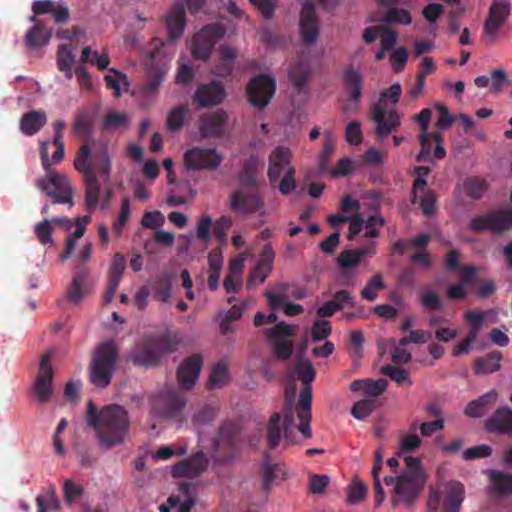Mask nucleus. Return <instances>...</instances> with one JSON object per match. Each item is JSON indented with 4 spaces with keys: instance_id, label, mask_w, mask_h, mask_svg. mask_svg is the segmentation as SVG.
<instances>
[{
    "instance_id": "58836bf2",
    "label": "nucleus",
    "mask_w": 512,
    "mask_h": 512,
    "mask_svg": "<svg viewBox=\"0 0 512 512\" xmlns=\"http://www.w3.org/2000/svg\"><path fill=\"white\" fill-rule=\"evenodd\" d=\"M75 62V55L67 44L59 46L57 51V67L63 72L67 79L73 78L72 65Z\"/></svg>"
},
{
    "instance_id": "4be33fe9",
    "label": "nucleus",
    "mask_w": 512,
    "mask_h": 512,
    "mask_svg": "<svg viewBox=\"0 0 512 512\" xmlns=\"http://www.w3.org/2000/svg\"><path fill=\"white\" fill-rule=\"evenodd\" d=\"M208 459L203 452H197L191 457L176 463L172 467V476L175 478H195L208 467Z\"/></svg>"
},
{
    "instance_id": "5701e85b",
    "label": "nucleus",
    "mask_w": 512,
    "mask_h": 512,
    "mask_svg": "<svg viewBox=\"0 0 512 512\" xmlns=\"http://www.w3.org/2000/svg\"><path fill=\"white\" fill-rule=\"evenodd\" d=\"M203 359L199 354L187 357L177 369V381L181 388L191 389L199 378Z\"/></svg>"
},
{
    "instance_id": "5fc2aeb1",
    "label": "nucleus",
    "mask_w": 512,
    "mask_h": 512,
    "mask_svg": "<svg viewBox=\"0 0 512 512\" xmlns=\"http://www.w3.org/2000/svg\"><path fill=\"white\" fill-rule=\"evenodd\" d=\"M381 373L383 375L388 376L392 381L396 382L398 385H401L405 382L408 385H412V381L408 375V373L401 367L386 365L381 368Z\"/></svg>"
},
{
    "instance_id": "49530a36",
    "label": "nucleus",
    "mask_w": 512,
    "mask_h": 512,
    "mask_svg": "<svg viewBox=\"0 0 512 512\" xmlns=\"http://www.w3.org/2000/svg\"><path fill=\"white\" fill-rule=\"evenodd\" d=\"M385 288L382 276L377 274L368 280L365 287L361 290V296L367 301H374L378 292Z\"/></svg>"
},
{
    "instance_id": "a18cd8bd",
    "label": "nucleus",
    "mask_w": 512,
    "mask_h": 512,
    "mask_svg": "<svg viewBox=\"0 0 512 512\" xmlns=\"http://www.w3.org/2000/svg\"><path fill=\"white\" fill-rule=\"evenodd\" d=\"M153 296L161 302H167L171 297V280L169 276L158 278L152 285Z\"/></svg>"
},
{
    "instance_id": "7c9ffc66",
    "label": "nucleus",
    "mask_w": 512,
    "mask_h": 512,
    "mask_svg": "<svg viewBox=\"0 0 512 512\" xmlns=\"http://www.w3.org/2000/svg\"><path fill=\"white\" fill-rule=\"evenodd\" d=\"M464 498V485L458 481H450L447 485L442 512H459Z\"/></svg>"
},
{
    "instance_id": "3c124183",
    "label": "nucleus",
    "mask_w": 512,
    "mask_h": 512,
    "mask_svg": "<svg viewBox=\"0 0 512 512\" xmlns=\"http://www.w3.org/2000/svg\"><path fill=\"white\" fill-rule=\"evenodd\" d=\"M376 408V401L373 399H363L356 402L352 409L351 414L359 420L367 418Z\"/></svg>"
},
{
    "instance_id": "f8f14e48",
    "label": "nucleus",
    "mask_w": 512,
    "mask_h": 512,
    "mask_svg": "<svg viewBox=\"0 0 512 512\" xmlns=\"http://www.w3.org/2000/svg\"><path fill=\"white\" fill-rule=\"evenodd\" d=\"M225 34V30L218 24L204 26L192 39L191 53L193 58L206 60L210 57L216 42Z\"/></svg>"
},
{
    "instance_id": "37998d69",
    "label": "nucleus",
    "mask_w": 512,
    "mask_h": 512,
    "mask_svg": "<svg viewBox=\"0 0 512 512\" xmlns=\"http://www.w3.org/2000/svg\"><path fill=\"white\" fill-rule=\"evenodd\" d=\"M284 474L282 467L279 464H270L268 462V455L265 456L263 462V477L262 488L268 492L279 474Z\"/></svg>"
},
{
    "instance_id": "7ed1b4c3",
    "label": "nucleus",
    "mask_w": 512,
    "mask_h": 512,
    "mask_svg": "<svg viewBox=\"0 0 512 512\" xmlns=\"http://www.w3.org/2000/svg\"><path fill=\"white\" fill-rule=\"evenodd\" d=\"M56 147L52 157H48L49 141L41 142L40 157L41 163L46 176L40 178L36 186L50 198L53 204H67L69 208L74 206L73 194L74 188L69 178L57 172L51 171V166L60 163L65 154V146L63 142L53 143Z\"/></svg>"
},
{
    "instance_id": "2f4dec72",
    "label": "nucleus",
    "mask_w": 512,
    "mask_h": 512,
    "mask_svg": "<svg viewBox=\"0 0 512 512\" xmlns=\"http://www.w3.org/2000/svg\"><path fill=\"white\" fill-rule=\"evenodd\" d=\"M260 159L257 155H251L246 159L238 174V181L241 186L248 188H256L257 174L260 166Z\"/></svg>"
},
{
    "instance_id": "e2e57ef3",
    "label": "nucleus",
    "mask_w": 512,
    "mask_h": 512,
    "mask_svg": "<svg viewBox=\"0 0 512 512\" xmlns=\"http://www.w3.org/2000/svg\"><path fill=\"white\" fill-rule=\"evenodd\" d=\"M292 334V327L285 322H279L274 327L265 330V335L267 338L274 342L281 341V338L291 336Z\"/></svg>"
},
{
    "instance_id": "c9c22d12",
    "label": "nucleus",
    "mask_w": 512,
    "mask_h": 512,
    "mask_svg": "<svg viewBox=\"0 0 512 512\" xmlns=\"http://www.w3.org/2000/svg\"><path fill=\"white\" fill-rule=\"evenodd\" d=\"M497 392L493 389L476 400H472L465 408V414L478 418L483 416L485 409L496 400Z\"/></svg>"
},
{
    "instance_id": "09e8293b",
    "label": "nucleus",
    "mask_w": 512,
    "mask_h": 512,
    "mask_svg": "<svg viewBox=\"0 0 512 512\" xmlns=\"http://www.w3.org/2000/svg\"><path fill=\"white\" fill-rule=\"evenodd\" d=\"M188 113L185 106H177L171 110L166 119V127L170 131H178L182 128L184 119Z\"/></svg>"
},
{
    "instance_id": "c03bdc74",
    "label": "nucleus",
    "mask_w": 512,
    "mask_h": 512,
    "mask_svg": "<svg viewBox=\"0 0 512 512\" xmlns=\"http://www.w3.org/2000/svg\"><path fill=\"white\" fill-rule=\"evenodd\" d=\"M229 371L227 365L220 361L218 362L210 373L207 383L208 388L221 387L229 381Z\"/></svg>"
},
{
    "instance_id": "393cba45",
    "label": "nucleus",
    "mask_w": 512,
    "mask_h": 512,
    "mask_svg": "<svg viewBox=\"0 0 512 512\" xmlns=\"http://www.w3.org/2000/svg\"><path fill=\"white\" fill-rule=\"evenodd\" d=\"M32 11L35 15L51 13L56 23H65L69 19L68 7L53 0H35Z\"/></svg>"
},
{
    "instance_id": "052dcab7",
    "label": "nucleus",
    "mask_w": 512,
    "mask_h": 512,
    "mask_svg": "<svg viewBox=\"0 0 512 512\" xmlns=\"http://www.w3.org/2000/svg\"><path fill=\"white\" fill-rule=\"evenodd\" d=\"M430 171V168L427 166H417L415 168V174L417 175V177L414 180L412 186V196L414 203H416L418 190H425V188L427 187V181L425 180V177L430 174Z\"/></svg>"
},
{
    "instance_id": "412c9836",
    "label": "nucleus",
    "mask_w": 512,
    "mask_h": 512,
    "mask_svg": "<svg viewBox=\"0 0 512 512\" xmlns=\"http://www.w3.org/2000/svg\"><path fill=\"white\" fill-rule=\"evenodd\" d=\"M274 257L275 253L271 244H265L260 253L257 265L252 269L248 276V288H255L258 284L265 282L272 270Z\"/></svg>"
},
{
    "instance_id": "2eb2a0df",
    "label": "nucleus",
    "mask_w": 512,
    "mask_h": 512,
    "mask_svg": "<svg viewBox=\"0 0 512 512\" xmlns=\"http://www.w3.org/2000/svg\"><path fill=\"white\" fill-rule=\"evenodd\" d=\"M275 90L276 82L274 78L261 74L249 81L247 97L253 107L264 109L270 103Z\"/></svg>"
},
{
    "instance_id": "f257e3e1",
    "label": "nucleus",
    "mask_w": 512,
    "mask_h": 512,
    "mask_svg": "<svg viewBox=\"0 0 512 512\" xmlns=\"http://www.w3.org/2000/svg\"><path fill=\"white\" fill-rule=\"evenodd\" d=\"M305 349L306 344L301 347L299 353L300 360L295 365V372L305 387L300 392L295 408L293 406L292 396H289L288 393L286 394V402L283 407V419L281 414L278 412L271 415L267 424V442L270 449H275L282 438L287 445L296 443L295 410L299 419V425L297 427L298 431L306 439L312 437L310 427L312 391L310 383L315 378V370L310 360L302 358L305 353Z\"/></svg>"
},
{
    "instance_id": "39448f33",
    "label": "nucleus",
    "mask_w": 512,
    "mask_h": 512,
    "mask_svg": "<svg viewBox=\"0 0 512 512\" xmlns=\"http://www.w3.org/2000/svg\"><path fill=\"white\" fill-rule=\"evenodd\" d=\"M402 94V87L394 83L380 94L379 101L371 107V119L376 123L375 133L379 139H384L400 126V116L393 109L387 112L386 102L389 100L395 105Z\"/></svg>"
},
{
    "instance_id": "0eeeda50",
    "label": "nucleus",
    "mask_w": 512,
    "mask_h": 512,
    "mask_svg": "<svg viewBox=\"0 0 512 512\" xmlns=\"http://www.w3.org/2000/svg\"><path fill=\"white\" fill-rule=\"evenodd\" d=\"M406 470L397 478L395 492L407 504L418 497L426 481V475L419 458L405 456Z\"/></svg>"
},
{
    "instance_id": "13d9d810",
    "label": "nucleus",
    "mask_w": 512,
    "mask_h": 512,
    "mask_svg": "<svg viewBox=\"0 0 512 512\" xmlns=\"http://www.w3.org/2000/svg\"><path fill=\"white\" fill-rule=\"evenodd\" d=\"M383 20L388 23L407 25L411 23V15L406 9L393 7L387 11Z\"/></svg>"
},
{
    "instance_id": "f3484780",
    "label": "nucleus",
    "mask_w": 512,
    "mask_h": 512,
    "mask_svg": "<svg viewBox=\"0 0 512 512\" xmlns=\"http://www.w3.org/2000/svg\"><path fill=\"white\" fill-rule=\"evenodd\" d=\"M263 206L262 196L257 189L251 192L238 189L230 195V209L236 213L253 214Z\"/></svg>"
},
{
    "instance_id": "6e6552de",
    "label": "nucleus",
    "mask_w": 512,
    "mask_h": 512,
    "mask_svg": "<svg viewBox=\"0 0 512 512\" xmlns=\"http://www.w3.org/2000/svg\"><path fill=\"white\" fill-rule=\"evenodd\" d=\"M152 49L145 58L146 82L143 90L147 94L158 91L168 71V60L163 51L164 42L161 39H153Z\"/></svg>"
},
{
    "instance_id": "e433bc0d",
    "label": "nucleus",
    "mask_w": 512,
    "mask_h": 512,
    "mask_svg": "<svg viewBox=\"0 0 512 512\" xmlns=\"http://www.w3.org/2000/svg\"><path fill=\"white\" fill-rule=\"evenodd\" d=\"M86 279L87 272L80 270L75 273L72 283L67 291V299L73 303L78 304L86 293Z\"/></svg>"
},
{
    "instance_id": "a211bd4d",
    "label": "nucleus",
    "mask_w": 512,
    "mask_h": 512,
    "mask_svg": "<svg viewBox=\"0 0 512 512\" xmlns=\"http://www.w3.org/2000/svg\"><path fill=\"white\" fill-rule=\"evenodd\" d=\"M225 97L226 91L223 83L219 80H213L199 85L192 99L199 107L209 108L221 104Z\"/></svg>"
},
{
    "instance_id": "a19ab883",
    "label": "nucleus",
    "mask_w": 512,
    "mask_h": 512,
    "mask_svg": "<svg viewBox=\"0 0 512 512\" xmlns=\"http://www.w3.org/2000/svg\"><path fill=\"white\" fill-rule=\"evenodd\" d=\"M489 187L484 178L470 177L464 181V191L472 199H480Z\"/></svg>"
},
{
    "instance_id": "8fccbe9b",
    "label": "nucleus",
    "mask_w": 512,
    "mask_h": 512,
    "mask_svg": "<svg viewBox=\"0 0 512 512\" xmlns=\"http://www.w3.org/2000/svg\"><path fill=\"white\" fill-rule=\"evenodd\" d=\"M325 135L327 138L318 159V167L321 174H325L330 171V157L334 151V144L332 143L329 134L325 133Z\"/></svg>"
},
{
    "instance_id": "a878e982",
    "label": "nucleus",
    "mask_w": 512,
    "mask_h": 512,
    "mask_svg": "<svg viewBox=\"0 0 512 512\" xmlns=\"http://www.w3.org/2000/svg\"><path fill=\"white\" fill-rule=\"evenodd\" d=\"M131 360L138 366H154L160 361L159 353L151 340L138 343L131 353Z\"/></svg>"
},
{
    "instance_id": "c756f323",
    "label": "nucleus",
    "mask_w": 512,
    "mask_h": 512,
    "mask_svg": "<svg viewBox=\"0 0 512 512\" xmlns=\"http://www.w3.org/2000/svg\"><path fill=\"white\" fill-rule=\"evenodd\" d=\"M47 116L43 110H31L20 119V130L24 135L33 136L46 124Z\"/></svg>"
},
{
    "instance_id": "f03ea898",
    "label": "nucleus",
    "mask_w": 512,
    "mask_h": 512,
    "mask_svg": "<svg viewBox=\"0 0 512 512\" xmlns=\"http://www.w3.org/2000/svg\"><path fill=\"white\" fill-rule=\"evenodd\" d=\"M75 169L82 175L85 183V204L93 211L99 202L101 191L100 180L107 182L111 172V158L107 147L91 153L88 142H84L76 153Z\"/></svg>"
},
{
    "instance_id": "bb28decb",
    "label": "nucleus",
    "mask_w": 512,
    "mask_h": 512,
    "mask_svg": "<svg viewBox=\"0 0 512 512\" xmlns=\"http://www.w3.org/2000/svg\"><path fill=\"white\" fill-rule=\"evenodd\" d=\"M486 427L491 432L512 433V409L507 406L497 408L487 420Z\"/></svg>"
},
{
    "instance_id": "9d476101",
    "label": "nucleus",
    "mask_w": 512,
    "mask_h": 512,
    "mask_svg": "<svg viewBox=\"0 0 512 512\" xmlns=\"http://www.w3.org/2000/svg\"><path fill=\"white\" fill-rule=\"evenodd\" d=\"M186 405V397L173 388H167L150 398L151 413L161 419H177Z\"/></svg>"
},
{
    "instance_id": "79ce46f5",
    "label": "nucleus",
    "mask_w": 512,
    "mask_h": 512,
    "mask_svg": "<svg viewBox=\"0 0 512 512\" xmlns=\"http://www.w3.org/2000/svg\"><path fill=\"white\" fill-rule=\"evenodd\" d=\"M150 340L153 343L155 350L159 353L160 358L165 354L176 351L178 347V341L176 337L169 333L159 335Z\"/></svg>"
},
{
    "instance_id": "dca6fc26",
    "label": "nucleus",
    "mask_w": 512,
    "mask_h": 512,
    "mask_svg": "<svg viewBox=\"0 0 512 512\" xmlns=\"http://www.w3.org/2000/svg\"><path fill=\"white\" fill-rule=\"evenodd\" d=\"M510 10V0H493L483 26L486 43L492 44L495 42L499 30L510 15Z\"/></svg>"
},
{
    "instance_id": "6ab92c4d",
    "label": "nucleus",
    "mask_w": 512,
    "mask_h": 512,
    "mask_svg": "<svg viewBox=\"0 0 512 512\" xmlns=\"http://www.w3.org/2000/svg\"><path fill=\"white\" fill-rule=\"evenodd\" d=\"M228 120L224 110L203 114L199 120V131L205 138L221 137L227 132Z\"/></svg>"
},
{
    "instance_id": "4468645a",
    "label": "nucleus",
    "mask_w": 512,
    "mask_h": 512,
    "mask_svg": "<svg viewBox=\"0 0 512 512\" xmlns=\"http://www.w3.org/2000/svg\"><path fill=\"white\" fill-rule=\"evenodd\" d=\"M53 353L46 352L40 360L39 370L32 386L33 394L39 403H46L53 393L54 371L51 365Z\"/></svg>"
},
{
    "instance_id": "473e14b6",
    "label": "nucleus",
    "mask_w": 512,
    "mask_h": 512,
    "mask_svg": "<svg viewBox=\"0 0 512 512\" xmlns=\"http://www.w3.org/2000/svg\"><path fill=\"white\" fill-rule=\"evenodd\" d=\"M343 85L350 100L359 102L362 95L363 78L354 68L349 67L343 73Z\"/></svg>"
},
{
    "instance_id": "6e6d98bb",
    "label": "nucleus",
    "mask_w": 512,
    "mask_h": 512,
    "mask_svg": "<svg viewBox=\"0 0 512 512\" xmlns=\"http://www.w3.org/2000/svg\"><path fill=\"white\" fill-rule=\"evenodd\" d=\"M420 302L421 305L429 311H439L443 309V302L440 296L432 290L422 292Z\"/></svg>"
},
{
    "instance_id": "b1692460",
    "label": "nucleus",
    "mask_w": 512,
    "mask_h": 512,
    "mask_svg": "<svg viewBox=\"0 0 512 512\" xmlns=\"http://www.w3.org/2000/svg\"><path fill=\"white\" fill-rule=\"evenodd\" d=\"M166 28L168 31V41L172 42L179 39L186 26L185 3L177 1L172 6L170 12L166 16Z\"/></svg>"
},
{
    "instance_id": "4d7b16f0",
    "label": "nucleus",
    "mask_w": 512,
    "mask_h": 512,
    "mask_svg": "<svg viewBox=\"0 0 512 512\" xmlns=\"http://www.w3.org/2000/svg\"><path fill=\"white\" fill-rule=\"evenodd\" d=\"M217 415V410L210 405H204L199 408L192 417L194 425L202 426L210 423Z\"/></svg>"
},
{
    "instance_id": "f704fd0d",
    "label": "nucleus",
    "mask_w": 512,
    "mask_h": 512,
    "mask_svg": "<svg viewBox=\"0 0 512 512\" xmlns=\"http://www.w3.org/2000/svg\"><path fill=\"white\" fill-rule=\"evenodd\" d=\"M387 380L386 379H361L355 380L351 383L350 389L352 391H363L365 394L369 396H379L381 395L387 388Z\"/></svg>"
},
{
    "instance_id": "1a4fd4ad",
    "label": "nucleus",
    "mask_w": 512,
    "mask_h": 512,
    "mask_svg": "<svg viewBox=\"0 0 512 512\" xmlns=\"http://www.w3.org/2000/svg\"><path fill=\"white\" fill-rule=\"evenodd\" d=\"M241 442L240 429L232 422L223 423L214 440L215 461L226 464L232 461L239 452Z\"/></svg>"
},
{
    "instance_id": "aec40b11",
    "label": "nucleus",
    "mask_w": 512,
    "mask_h": 512,
    "mask_svg": "<svg viewBox=\"0 0 512 512\" xmlns=\"http://www.w3.org/2000/svg\"><path fill=\"white\" fill-rule=\"evenodd\" d=\"M300 33L305 45L314 44L319 37V24L314 5L306 2L300 12Z\"/></svg>"
},
{
    "instance_id": "72a5a7b5",
    "label": "nucleus",
    "mask_w": 512,
    "mask_h": 512,
    "mask_svg": "<svg viewBox=\"0 0 512 512\" xmlns=\"http://www.w3.org/2000/svg\"><path fill=\"white\" fill-rule=\"evenodd\" d=\"M503 355L500 351H492L484 357L474 360L473 368L476 374H490L499 371Z\"/></svg>"
},
{
    "instance_id": "864d4df0",
    "label": "nucleus",
    "mask_w": 512,
    "mask_h": 512,
    "mask_svg": "<svg viewBox=\"0 0 512 512\" xmlns=\"http://www.w3.org/2000/svg\"><path fill=\"white\" fill-rule=\"evenodd\" d=\"M422 195L419 197L418 204L422 212L426 216L434 214L436 210V195L433 190L425 188L420 190Z\"/></svg>"
},
{
    "instance_id": "338daca9",
    "label": "nucleus",
    "mask_w": 512,
    "mask_h": 512,
    "mask_svg": "<svg viewBox=\"0 0 512 512\" xmlns=\"http://www.w3.org/2000/svg\"><path fill=\"white\" fill-rule=\"evenodd\" d=\"M129 216H130V201L128 198H124L121 203L118 218L116 219V221L113 224V229L117 235H120L122 233L123 227L125 226L126 222L128 221Z\"/></svg>"
},
{
    "instance_id": "c85d7f7f",
    "label": "nucleus",
    "mask_w": 512,
    "mask_h": 512,
    "mask_svg": "<svg viewBox=\"0 0 512 512\" xmlns=\"http://www.w3.org/2000/svg\"><path fill=\"white\" fill-rule=\"evenodd\" d=\"M52 35L43 21H37L26 33L24 42L29 49H36L49 43Z\"/></svg>"
},
{
    "instance_id": "774afa93",
    "label": "nucleus",
    "mask_w": 512,
    "mask_h": 512,
    "mask_svg": "<svg viewBox=\"0 0 512 512\" xmlns=\"http://www.w3.org/2000/svg\"><path fill=\"white\" fill-rule=\"evenodd\" d=\"M211 228H213L212 218L209 215L202 216L197 223L196 234L198 239L208 242L211 239Z\"/></svg>"
},
{
    "instance_id": "0e129e2a",
    "label": "nucleus",
    "mask_w": 512,
    "mask_h": 512,
    "mask_svg": "<svg viewBox=\"0 0 512 512\" xmlns=\"http://www.w3.org/2000/svg\"><path fill=\"white\" fill-rule=\"evenodd\" d=\"M109 72H110L109 74L104 76L106 86H107V88L114 90V95L116 97H119L120 96V81L127 83V77H126V75L122 74L121 72L117 71L114 68H111L109 70Z\"/></svg>"
},
{
    "instance_id": "20e7f679",
    "label": "nucleus",
    "mask_w": 512,
    "mask_h": 512,
    "mask_svg": "<svg viewBox=\"0 0 512 512\" xmlns=\"http://www.w3.org/2000/svg\"><path fill=\"white\" fill-rule=\"evenodd\" d=\"M87 423L92 426L100 443L112 447L123 442L129 429L130 421L127 411L119 405H109L98 412L92 401L88 402Z\"/></svg>"
},
{
    "instance_id": "9b49d317",
    "label": "nucleus",
    "mask_w": 512,
    "mask_h": 512,
    "mask_svg": "<svg viewBox=\"0 0 512 512\" xmlns=\"http://www.w3.org/2000/svg\"><path fill=\"white\" fill-rule=\"evenodd\" d=\"M471 231L501 233L512 228V208L497 210L473 218L468 225Z\"/></svg>"
},
{
    "instance_id": "680f3d73",
    "label": "nucleus",
    "mask_w": 512,
    "mask_h": 512,
    "mask_svg": "<svg viewBox=\"0 0 512 512\" xmlns=\"http://www.w3.org/2000/svg\"><path fill=\"white\" fill-rule=\"evenodd\" d=\"M232 226V220L228 216H221L219 219L215 221L213 224V234L214 237L220 242L223 243L227 239V232Z\"/></svg>"
},
{
    "instance_id": "603ef678",
    "label": "nucleus",
    "mask_w": 512,
    "mask_h": 512,
    "mask_svg": "<svg viewBox=\"0 0 512 512\" xmlns=\"http://www.w3.org/2000/svg\"><path fill=\"white\" fill-rule=\"evenodd\" d=\"M72 131L80 136H88L92 131V126L89 121L87 112L78 111L72 125Z\"/></svg>"
},
{
    "instance_id": "423d86ee",
    "label": "nucleus",
    "mask_w": 512,
    "mask_h": 512,
    "mask_svg": "<svg viewBox=\"0 0 512 512\" xmlns=\"http://www.w3.org/2000/svg\"><path fill=\"white\" fill-rule=\"evenodd\" d=\"M118 359V346L113 340L99 344L89 366L90 381L97 388H106L112 380Z\"/></svg>"
},
{
    "instance_id": "ddd939ff",
    "label": "nucleus",
    "mask_w": 512,
    "mask_h": 512,
    "mask_svg": "<svg viewBox=\"0 0 512 512\" xmlns=\"http://www.w3.org/2000/svg\"><path fill=\"white\" fill-rule=\"evenodd\" d=\"M184 165L188 170H216L223 161V156L214 148L193 147L183 156Z\"/></svg>"
},
{
    "instance_id": "de8ad7c7",
    "label": "nucleus",
    "mask_w": 512,
    "mask_h": 512,
    "mask_svg": "<svg viewBox=\"0 0 512 512\" xmlns=\"http://www.w3.org/2000/svg\"><path fill=\"white\" fill-rule=\"evenodd\" d=\"M126 268V259L121 253H116L109 267L108 281L120 284Z\"/></svg>"
},
{
    "instance_id": "69168bd1",
    "label": "nucleus",
    "mask_w": 512,
    "mask_h": 512,
    "mask_svg": "<svg viewBox=\"0 0 512 512\" xmlns=\"http://www.w3.org/2000/svg\"><path fill=\"white\" fill-rule=\"evenodd\" d=\"M260 41L269 47H278L284 42V38L269 27H263L258 32Z\"/></svg>"
},
{
    "instance_id": "bf43d9fd",
    "label": "nucleus",
    "mask_w": 512,
    "mask_h": 512,
    "mask_svg": "<svg viewBox=\"0 0 512 512\" xmlns=\"http://www.w3.org/2000/svg\"><path fill=\"white\" fill-rule=\"evenodd\" d=\"M332 332L331 324L328 320L317 319L311 328V338L315 342L326 339Z\"/></svg>"
},
{
    "instance_id": "4c0bfd02",
    "label": "nucleus",
    "mask_w": 512,
    "mask_h": 512,
    "mask_svg": "<svg viewBox=\"0 0 512 512\" xmlns=\"http://www.w3.org/2000/svg\"><path fill=\"white\" fill-rule=\"evenodd\" d=\"M310 75V66L303 61L296 62L289 71V77L299 92L306 87Z\"/></svg>"
},
{
    "instance_id": "cd10ccee",
    "label": "nucleus",
    "mask_w": 512,
    "mask_h": 512,
    "mask_svg": "<svg viewBox=\"0 0 512 512\" xmlns=\"http://www.w3.org/2000/svg\"><path fill=\"white\" fill-rule=\"evenodd\" d=\"M490 490L496 496H509L512 494V474L499 470H487Z\"/></svg>"
},
{
    "instance_id": "ea45409f",
    "label": "nucleus",
    "mask_w": 512,
    "mask_h": 512,
    "mask_svg": "<svg viewBox=\"0 0 512 512\" xmlns=\"http://www.w3.org/2000/svg\"><path fill=\"white\" fill-rule=\"evenodd\" d=\"M369 252V247H363L357 250H344L338 255L337 263L342 268L355 267Z\"/></svg>"
}]
</instances>
